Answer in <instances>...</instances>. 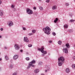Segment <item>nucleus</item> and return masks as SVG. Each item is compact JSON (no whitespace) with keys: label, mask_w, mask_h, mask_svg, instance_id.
I'll return each instance as SVG.
<instances>
[{"label":"nucleus","mask_w":75,"mask_h":75,"mask_svg":"<svg viewBox=\"0 0 75 75\" xmlns=\"http://www.w3.org/2000/svg\"><path fill=\"white\" fill-rule=\"evenodd\" d=\"M70 17H72V14L70 13L69 15Z\"/></svg>","instance_id":"f704fd0d"},{"label":"nucleus","mask_w":75,"mask_h":75,"mask_svg":"<svg viewBox=\"0 0 75 75\" xmlns=\"http://www.w3.org/2000/svg\"><path fill=\"white\" fill-rule=\"evenodd\" d=\"M36 31V30H32V32L33 33H35Z\"/></svg>","instance_id":"a878e982"},{"label":"nucleus","mask_w":75,"mask_h":75,"mask_svg":"<svg viewBox=\"0 0 75 75\" xmlns=\"http://www.w3.org/2000/svg\"><path fill=\"white\" fill-rule=\"evenodd\" d=\"M28 47H32V45L31 44H29L28 45Z\"/></svg>","instance_id":"cd10ccee"},{"label":"nucleus","mask_w":75,"mask_h":75,"mask_svg":"<svg viewBox=\"0 0 75 75\" xmlns=\"http://www.w3.org/2000/svg\"><path fill=\"white\" fill-rule=\"evenodd\" d=\"M13 75H17V73H13Z\"/></svg>","instance_id":"2f4dec72"},{"label":"nucleus","mask_w":75,"mask_h":75,"mask_svg":"<svg viewBox=\"0 0 75 75\" xmlns=\"http://www.w3.org/2000/svg\"><path fill=\"white\" fill-rule=\"evenodd\" d=\"M66 6H69V4H68V3H66Z\"/></svg>","instance_id":"4c0bfd02"},{"label":"nucleus","mask_w":75,"mask_h":75,"mask_svg":"<svg viewBox=\"0 0 75 75\" xmlns=\"http://www.w3.org/2000/svg\"><path fill=\"white\" fill-rule=\"evenodd\" d=\"M49 42L50 43H51V42H52V41L50 40V41H49Z\"/></svg>","instance_id":"79ce46f5"},{"label":"nucleus","mask_w":75,"mask_h":75,"mask_svg":"<svg viewBox=\"0 0 75 75\" xmlns=\"http://www.w3.org/2000/svg\"><path fill=\"white\" fill-rule=\"evenodd\" d=\"M74 21L73 20H71L70 21V22L71 23L72 22H74Z\"/></svg>","instance_id":"72a5a7b5"},{"label":"nucleus","mask_w":75,"mask_h":75,"mask_svg":"<svg viewBox=\"0 0 75 75\" xmlns=\"http://www.w3.org/2000/svg\"><path fill=\"white\" fill-rule=\"evenodd\" d=\"M33 34L32 33H30L28 34V35H29L30 36L31 35H32Z\"/></svg>","instance_id":"bb28decb"},{"label":"nucleus","mask_w":75,"mask_h":75,"mask_svg":"<svg viewBox=\"0 0 75 75\" xmlns=\"http://www.w3.org/2000/svg\"><path fill=\"white\" fill-rule=\"evenodd\" d=\"M34 72L35 73V74H37V73H38L39 72V71H40V70L38 69H36L34 70Z\"/></svg>","instance_id":"ddd939ff"},{"label":"nucleus","mask_w":75,"mask_h":75,"mask_svg":"<svg viewBox=\"0 0 75 75\" xmlns=\"http://www.w3.org/2000/svg\"><path fill=\"white\" fill-rule=\"evenodd\" d=\"M14 47L15 50H20V47L18 46V45L15 44L14 45Z\"/></svg>","instance_id":"423d86ee"},{"label":"nucleus","mask_w":75,"mask_h":75,"mask_svg":"<svg viewBox=\"0 0 75 75\" xmlns=\"http://www.w3.org/2000/svg\"><path fill=\"white\" fill-rule=\"evenodd\" d=\"M58 65L59 66H62L64 62H63L59 60H58Z\"/></svg>","instance_id":"6e6552de"},{"label":"nucleus","mask_w":75,"mask_h":75,"mask_svg":"<svg viewBox=\"0 0 75 75\" xmlns=\"http://www.w3.org/2000/svg\"><path fill=\"white\" fill-rule=\"evenodd\" d=\"M1 38V36L0 35V38Z\"/></svg>","instance_id":"de8ad7c7"},{"label":"nucleus","mask_w":75,"mask_h":75,"mask_svg":"<svg viewBox=\"0 0 75 75\" xmlns=\"http://www.w3.org/2000/svg\"><path fill=\"white\" fill-rule=\"evenodd\" d=\"M53 35H54V36H55V32H53L52 33Z\"/></svg>","instance_id":"7c9ffc66"},{"label":"nucleus","mask_w":75,"mask_h":75,"mask_svg":"<svg viewBox=\"0 0 75 75\" xmlns=\"http://www.w3.org/2000/svg\"><path fill=\"white\" fill-rule=\"evenodd\" d=\"M66 71L67 73H69V72H70V70L69 69V68H67L66 69Z\"/></svg>","instance_id":"4468645a"},{"label":"nucleus","mask_w":75,"mask_h":75,"mask_svg":"<svg viewBox=\"0 0 75 75\" xmlns=\"http://www.w3.org/2000/svg\"><path fill=\"white\" fill-rule=\"evenodd\" d=\"M36 62V61L34 60H33L31 62H30L28 66V67L27 69H28L29 68H30L31 67H35V65H33V64H34Z\"/></svg>","instance_id":"f03ea898"},{"label":"nucleus","mask_w":75,"mask_h":75,"mask_svg":"<svg viewBox=\"0 0 75 75\" xmlns=\"http://www.w3.org/2000/svg\"><path fill=\"white\" fill-rule=\"evenodd\" d=\"M9 68H10L11 69H12V68H13V64H10L9 66Z\"/></svg>","instance_id":"f3484780"},{"label":"nucleus","mask_w":75,"mask_h":75,"mask_svg":"<svg viewBox=\"0 0 75 75\" xmlns=\"http://www.w3.org/2000/svg\"><path fill=\"white\" fill-rule=\"evenodd\" d=\"M8 25L9 26V27H11V25H13V23L12 21H9L8 23Z\"/></svg>","instance_id":"1a4fd4ad"},{"label":"nucleus","mask_w":75,"mask_h":75,"mask_svg":"<svg viewBox=\"0 0 75 75\" xmlns=\"http://www.w3.org/2000/svg\"><path fill=\"white\" fill-rule=\"evenodd\" d=\"M43 30L45 31V33L47 34V35H49L51 33L50 31H51V28L48 26H47L45 28H44Z\"/></svg>","instance_id":"f257e3e1"},{"label":"nucleus","mask_w":75,"mask_h":75,"mask_svg":"<svg viewBox=\"0 0 75 75\" xmlns=\"http://www.w3.org/2000/svg\"><path fill=\"white\" fill-rule=\"evenodd\" d=\"M58 43L60 45V44H61L62 43V42H61V41H59V42H58Z\"/></svg>","instance_id":"5701e85b"},{"label":"nucleus","mask_w":75,"mask_h":75,"mask_svg":"<svg viewBox=\"0 0 75 75\" xmlns=\"http://www.w3.org/2000/svg\"><path fill=\"white\" fill-rule=\"evenodd\" d=\"M73 47H74V48H75V45H74Z\"/></svg>","instance_id":"a18cd8bd"},{"label":"nucleus","mask_w":75,"mask_h":75,"mask_svg":"<svg viewBox=\"0 0 75 75\" xmlns=\"http://www.w3.org/2000/svg\"><path fill=\"white\" fill-rule=\"evenodd\" d=\"M72 67L73 68H75V64L72 65Z\"/></svg>","instance_id":"b1692460"},{"label":"nucleus","mask_w":75,"mask_h":75,"mask_svg":"<svg viewBox=\"0 0 75 75\" xmlns=\"http://www.w3.org/2000/svg\"><path fill=\"white\" fill-rule=\"evenodd\" d=\"M2 59L1 58H0V61H1Z\"/></svg>","instance_id":"49530a36"},{"label":"nucleus","mask_w":75,"mask_h":75,"mask_svg":"<svg viewBox=\"0 0 75 75\" xmlns=\"http://www.w3.org/2000/svg\"><path fill=\"white\" fill-rule=\"evenodd\" d=\"M64 28H68V25L67 24H65L64 25Z\"/></svg>","instance_id":"a211bd4d"},{"label":"nucleus","mask_w":75,"mask_h":75,"mask_svg":"<svg viewBox=\"0 0 75 75\" xmlns=\"http://www.w3.org/2000/svg\"><path fill=\"white\" fill-rule=\"evenodd\" d=\"M52 10H55L57 9V6H54L52 7Z\"/></svg>","instance_id":"6ab92c4d"},{"label":"nucleus","mask_w":75,"mask_h":75,"mask_svg":"<svg viewBox=\"0 0 75 75\" xmlns=\"http://www.w3.org/2000/svg\"><path fill=\"white\" fill-rule=\"evenodd\" d=\"M26 13L28 14L29 15H31V14H33V11L30 10V9L28 8L26 10Z\"/></svg>","instance_id":"20e7f679"},{"label":"nucleus","mask_w":75,"mask_h":75,"mask_svg":"<svg viewBox=\"0 0 75 75\" xmlns=\"http://www.w3.org/2000/svg\"><path fill=\"white\" fill-rule=\"evenodd\" d=\"M69 43H67L66 44V46L67 47V48H70V46L69 45Z\"/></svg>","instance_id":"dca6fc26"},{"label":"nucleus","mask_w":75,"mask_h":75,"mask_svg":"<svg viewBox=\"0 0 75 75\" xmlns=\"http://www.w3.org/2000/svg\"><path fill=\"white\" fill-rule=\"evenodd\" d=\"M72 30H68V32H69V33H71Z\"/></svg>","instance_id":"e433bc0d"},{"label":"nucleus","mask_w":75,"mask_h":75,"mask_svg":"<svg viewBox=\"0 0 75 75\" xmlns=\"http://www.w3.org/2000/svg\"><path fill=\"white\" fill-rule=\"evenodd\" d=\"M44 47H42L41 49L40 48H38V50H39V51H41L42 53H44L42 54V56H44V55H45V54H46L47 53V51H44Z\"/></svg>","instance_id":"7ed1b4c3"},{"label":"nucleus","mask_w":75,"mask_h":75,"mask_svg":"<svg viewBox=\"0 0 75 75\" xmlns=\"http://www.w3.org/2000/svg\"><path fill=\"white\" fill-rule=\"evenodd\" d=\"M45 67L46 68H47V70L45 71V72H47L48 71L50 70V66L48 65H46Z\"/></svg>","instance_id":"9b49d317"},{"label":"nucleus","mask_w":75,"mask_h":75,"mask_svg":"<svg viewBox=\"0 0 75 75\" xmlns=\"http://www.w3.org/2000/svg\"><path fill=\"white\" fill-rule=\"evenodd\" d=\"M0 30L1 31H3V29L2 28H1Z\"/></svg>","instance_id":"58836bf2"},{"label":"nucleus","mask_w":75,"mask_h":75,"mask_svg":"<svg viewBox=\"0 0 75 75\" xmlns=\"http://www.w3.org/2000/svg\"><path fill=\"white\" fill-rule=\"evenodd\" d=\"M23 30H26V28H25V27H23Z\"/></svg>","instance_id":"473e14b6"},{"label":"nucleus","mask_w":75,"mask_h":75,"mask_svg":"<svg viewBox=\"0 0 75 75\" xmlns=\"http://www.w3.org/2000/svg\"><path fill=\"white\" fill-rule=\"evenodd\" d=\"M58 60H59L63 62H65V58L64 57H61L58 59Z\"/></svg>","instance_id":"39448f33"},{"label":"nucleus","mask_w":75,"mask_h":75,"mask_svg":"<svg viewBox=\"0 0 75 75\" xmlns=\"http://www.w3.org/2000/svg\"><path fill=\"white\" fill-rule=\"evenodd\" d=\"M41 75H45L44 74H42Z\"/></svg>","instance_id":"09e8293b"},{"label":"nucleus","mask_w":75,"mask_h":75,"mask_svg":"<svg viewBox=\"0 0 75 75\" xmlns=\"http://www.w3.org/2000/svg\"><path fill=\"white\" fill-rule=\"evenodd\" d=\"M18 58V55L16 54L15 55L13 58V59L14 60H16V59H17Z\"/></svg>","instance_id":"0eeeda50"},{"label":"nucleus","mask_w":75,"mask_h":75,"mask_svg":"<svg viewBox=\"0 0 75 75\" xmlns=\"http://www.w3.org/2000/svg\"><path fill=\"white\" fill-rule=\"evenodd\" d=\"M24 41L27 42H29V40H28V38L27 37H24Z\"/></svg>","instance_id":"9d476101"},{"label":"nucleus","mask_w":75,"mask_h":75,"mask_svg":"<svg viewBox=\"0 0 75 75\" xmlns=\"http://www.w3.org/2000/svg\"><path fill=\"white\" fill-rule=\"evenodd\" d=\"M26 59L27 61H29L30 60V58L29 57H27L26 58Z\"/></svg>","instance_id":"393cba45"},{"label":"nucleus","mask_w":75,"mask_h":75,"mask_svg":"<svg viewBox=\"0 0 75 75\" xmlns=\"http://www.w3.org/2000/svg\"><path fill=\"white\" fill-rule=\"evenodd\" d=\"M5 58L7 60H8V57L7 55L5 56Z\"/></svg>","instance_id":"4be33fe9"},{"label":"nucleus","mask_w":75,"mask_h":75,"mask_svg":"<svg viewBox=\"0 0 75 75\" xmlns=\"http://www.w3.org/2000/svg\"><path fill=\"white\" fill-rule=\"evenodd\" d=\"M7 47H6V46H5V47H4V49H7Z\"/></svg>","instance_id":"37998d69"},{"label":"nucleus","mask_w":75,"mask_h":75,"mask_svg":"<svg viewBox=\"0 0 75 75\" xmlns=\"http://www.w3.org/2000/svg\"><path fill=\"white\" fill-rule=\"evenodd\" d=\"M0 54H1V53L0 52Z\"/></svg>","instance_id":"603ef678"},{"label":"nucleus","mask_w":75,"mask_h":75,"mask_svg":"<svg viewBox=\"0 0 75 75\" xmlns=\"http://www.w3.org/2000/svg\"><path fill=\"white\" fill-rule=\"evenodd\" d=\"M39 64V65H42V62H40Z\"/></svg>","instance_id":"c9c22d12"},{"label":"nucleus","mask_w":75,"mask_h":75,"mask_svg":"<svg viewBox=\"0 0 75 75\" xmlns=\"http://www.w3.org/2000/svg\"><path fill=\"white\" fill-rule=\"evenodd\" d=\"M50 0H46V3H49V2H50Z\"/></svg>","instance_id":"c756f323"},{"label":"nucleus","mask_w":75,"mask_h":75,"mask_svg":"<svg viewBox=\"0 0 75 75\" xmlns=\"http://www.w3.org/2000/svg\"><path fill=\"white\" fill-rule=\"evenodd\" d=\"M33 9H34V10H36V7H34L33 8Z\"/></svg>","instance_id":"ea45409f"},{"label":"nucleus","mask_w":75,"mask_h":75,"mask_svg":"<svg viewBox=\"0 0 75 75\" xmlns=\"http://www.w3.org/2000/svg\"><path fill=\"white\" fill-rule=\"evenodd\" d=\"M2 3V2H1V1L0 0V4H1Z\"/></svg>","instance_id":"a19ab883"},{"label":"nucleus","mask_w":75,"mask_h":75,"mask_svg":"<svg viewBox=\"0 0 75 75\" xmlns=\"http://www.w3.org/2000/svg\"><path fill=\"white\" fill-rule=\"evenodd\" d=\"M11 7H12V8H14V5H12L11 6Z\"/></svg>","instance_id":"c85d7f7f"},{"label":"nucleus","mask_w":75,"mask_h":75,"mask_svg":"<svg viewBox=\"0 0 75 75\" xmlns=\"http://www.w3.org/2000/svg\"><path fill=\"white\" fill-rule=\"evenodd\" d=\"M0 15L1 16H3V11H2L1 10H0Z\"/></svg>","instance_id":"2eb2a0df"},{"label":"nucleus","mask_w":75,"mask_h":75,"mask_svg":"<svg viewBox=\"0 0 75 75\" xmlns=\"http://www.w3.org/2000/svg\"><path fill=\"white\" fill-rule=\"evenodd\" d=\"M63 52L64 53H68V50L67 48H64L63 50Z\"/></svg>","instance_id":"f8f14e48"},{"label":"nucleus","mask_w":75,"mask_h":75,"mask_svg":"<svg viewBox=\"0 0 75 75\" xmlns=\"http://www.w3.org/2000/svg\"><path fill=\"white\" fill-rule=\"evenodd\" d=\"M39 8L40 10L42 11L44 10V8L43 7H42V6H39Z\"/></svg>","instance_id":"412c9836"},{"label":"nucleus","mask_w":75,"mask_h":75,"mask_svg":"<svg viewBox=\"0 0 75 75\" xmlns=\"http://www.w3.org/2000/svg\"><path fill=\"white\" fill-rule=\"evenodd\" d=\"M36 14H37L38 13H36Z\"/></svg>","instance_id":"3c124183"},{"label":"nucleus","mask_w":75,"mask_h":75,"mask_svg":"<svg viewBox=\"0 0 75 75\" xmlns=\"http://www.w3.org/2000/svg\"><path fill=\"white\" fill-rule=\"evenodd\" d=\"M39 1H41V0H39Z\"/></svg>","instance_id":"8fccbe9b"},{"label":"nucleus","mask_w":75,"mask_h":75,"mask_svg":"<svg viewBox=\"0 0 75 75\" xmlns=\"http://www.w3.org/2000/svg\"><path fill=\"white\" fill-rule=\"evenodd\" d=\"M58 19L57 18H56L54 21V23H57V22L58 21Z\"/></svg>","instance_id":"aec40b11"},{"label":"nucleus","mask_w":75,"mask_h":75,"mask_svg":"<svg viewBox=\"0 0 75 75\" xmlns=\"http://www.w3.org/2000/svg\"><path fill=\"white\" fill-rule=\"evenodd\" d=\"M23 51L22 50H21V52H23Z\"/></svg>","instance_id":"c03bdc74"}]
</instances>
